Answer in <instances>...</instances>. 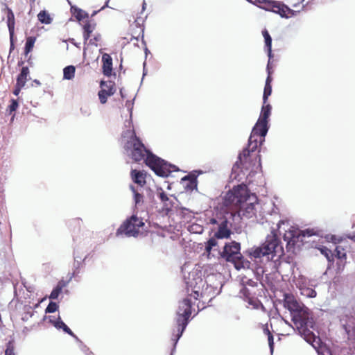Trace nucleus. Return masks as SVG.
I'll use <instances>...</instances> for the list:
<instances>
[{
    "instance_id": "f257e3e1",
    "label": "nucleus",
    "mask_w": 355,
    "mask_h": 355,
    "mask_svg": "<svg viewBox=\"0 0 355 355\" xmlns=\"http://www.w3.org/2000/svg\"><path fill=\"white\" fill-rule=\"evenodd\" d=\"M131 126L130 121L128 122ZM122 141L128 155L135 161H140L146 157V164L159 176L167 177L171 172L172 166L164 159L154 155L148 151L144 144L136 137L133 129L124 131L122 134Z\"/></svg>"
},
{
    "instance_id": "f03ea898",
    "label": "nucleus",
    "mask_w": 355,
    "mask_h": 355,
    "mask_svg": "<svg viewBox=\"0 0 355 355\" xmlns=\"http://www.w3.org/2000/svg\"><path fill=\"white\" fill-rule=\"evenodd\" d=\"M271 106L269 104H263L260 116L253 128L249 138L248 148L243 151L239 155L241 164L245 168H250V163L252 159L255 160L252 170H257L261 167L260 158H258L253 153L257 148L258 144H260L264 141V137L268 132V119L270 115Z\"/></svg>"
},
{
    "instance_id": "7ed1b4c3",
    "label": "nucleus",
    "mask_w": 355,
    "mask_h": 355,
    "mask_svg": "<svg viewBox=\"0 0 355 355\" xmlns=\"http://www.w3.org/2000/svg\"><path fill=\"white\" fill-rule=\"evenodd\" d=\"M225 204L227 206L234 205L237 211L232 216L234 217L237 214L241 218L255 216L259 207L257 197L250 193L244 184L238 185L228 191L225 197Z\"/></svg>"
},
{
    "instance_id": "20e7f679",
    "label": "nucleus",
    "mask_w": 355,
    "mask_h": 355,
    "mask_svg": "<svg viewBox=\"0 0 355 355\" xmlns=\"http://www.w3.org/2000/svg\"><path fill=\"white\" fill-rule=\"evenodd\" d=\"M250 254L254 258H260L267 256L268 259H273L275 257L279 258L283 254V247L282 246L277 234L275 230L266 238V242L260 247L252 250Z\"/></svg>"
},
{
    "instance_id": "39448f33",
    "label": "nucleus",
    "mask_w": 355,
    "mask_h": 355,
    "mask_svg": "<svg viewBox=\"0 0 355 355\" xmlns=\"http://www.w3.org/2000/svg\"><path fill=\"white\" fill-rule=\"evenodd\" d=\"M277 225L279 234L282 233V230L284 231V239L287 241V245L291 247L294 246L298 242H302V238L311 236L314 234L313 230H300L297 228L291 226L288 221L281 220Z\"/></svg>"
},
{
    "instance_id": "423d86ee",
    "label": "nucleus",
    "mask_w": 355,
    "mask_h": 355,
    "mask_svg": "<svg viewBox=\"0 0 355 355\" xmlns=\"http://www.w3.org/2000/svg\"><path fill=\"white\" fill-rule=\"evenodd\" d=\"M240 248V243L232 241L225 245L221 252V256L227 261L232 262L238 270L248 267L250 264L248 261L243 259Z\"/></svg>"
},
{
    "instance_id": "0eeeda50",
    "label": "nucleus",
    "mask_w": 355,
    "mask_h": 355,
    "mask_svg": "<svg viewBox=\"0 0 355 355\" xmlns=\"http://www.w3.org/2000/svg\"><path fill=\"white\" fill-rule=\"evenodd\" d=\"M284 306L291 313H294L293 320L295 323L303 319H309V310L303 304L297 300L294 295L289 293L284 294Z\"/></svg>"
},
{
    "instance_id": "6e6552de",
    "label": "nucleus",
    "mask_w": 355,
    "mask_h": 355,
    "mask_svg": "<svg viewBox=\"0 0 355 355\" xmlns=\"http://www.w3.org/2000/svg\"><path fill=\"white\" fill-rule=\"evenodd\" d=\"M191 299L185 298L179 302L177 310L176 324L178 325V338L176 341L182 336L191 313Z\"/></svg>"
},
{
    "instance_id": "1a4fd4ad",
    "label": "nucleus",
    "mask_w": 355,
    "mask_h": 355,
    "mask_svg": "<svg viewBox=\"0 0 355 355\" xmlns=\"http://www.w3.org/2000/svg\"><path fill=\"white\" fill-rule=\"evenodd\" d=\"M144 223L135 216L124 222L118 229L116 234H124L127 236H137L142 233Z\"/></svg>"
},
{
    "instance_id": "9d476101",
    "label": "nucleus",
    "mask_w": 355,
    "mask_h": 355,
    "mask_svg": "<svg viewBox=\"0 0 355 355\" xmlns=\"http://www.w3.org/2000/svg\"><path fill=\"white\" fill-rule=\"evenodd\" d=\"M258 3L263 4L259 6L260 8L279 14L282 17L289 18L294 16L296 12L288 6L278 1L259 0Z\"/></svg>"
},
{
    "instance_id": "9b49d317",
    "label": "nucleus",
    "mask_w": 355,
    "mask_h": 355,
    "mask_svg": "<svg viewBox=\"0 0 355 355\" xmlns=\"http://www.w3.org/2000/svg\"><path fill=\"white\" fill-rule=\"evenodd\" d=\"M185 283L187 287V292L189 293L191 290L190 297L197 300L201 294L200 287L204 283L198 272L196 270L190 272L187 279L185 280Z\"/></svg>"
},
{
    "instance_id": "f8f14e48",
    "label": "nucleus",
    "mask_w": 355,
    "mask_h": 355,
    "mask_svg": "<svg viewBox=\"0 0 355 355\" xmlns=\"http://www.w3.org/2000/svg\"><path fill=\"white\" fill-rule=\"evenodd\" d=\"M308 320L309 319H303L297 321V323L295 324L297 325L300 334L304 336V339L308 343H311L312 342H315L318 338L315 337L312 331L308 329Z\"/></svg>"
},
{
    "instance_id": "ddd939ff",
    "label": "nucleus",
    "mask_w": 355,
    "mask_h": 355,
    "mask_svg": "<svg viewBox=\"0 0 355 355\" xmlns=\"http://www.w3.org/2000/svg\"><path fill=\"white\" fill-rule=\"evenodd\" d=\"M101 89L98 92V97L101 103L104 104L107 102V97L114 94L115 89L113 83L110 81H101Z\"/></svg>"
},
{
    "instance_id": "4468645a",
    "label": "nucleus",
    "mask_w": 355,
    "mask_h": 355,
    "mask_svg": "<svg viewBox=\"0 0 355 355\" xmlns=\"http://www.w3.org/2000/svg\"><path fill=\"white\" fill-rule=\"evenodd\" d=\"M6 11H7V13H6L7 26H8L9 34H10V49H12L14 46L13 37H14V31H15V15L12 11V10L8 7H6Z\"/></svg>"
},
{
    "instance_id": "2eb2a0df",
    "label": "nucleus",
    "mask_w": 355,
    "mask_h": 355,
    "mask_svg": "<svg viewBox=\"0 0 355 355\" xmlns=\"http://www.w3.org/2000/svg\"><path fill=\"white\" fill-rule=\"evenodd\" d=\"M341 322L348 336H354L355 318L353 316L349 318L347 315H345L341 319Z\"/></svg>"
},
{
    "instance_id": "dca6fc26",
    "label": "nucleus",
    "mask_w": 355,
    "mask_h": 355,
    "mask_svg": "<svg viewBox=\"0 0 355 355\" xmlns=\"http://www.w3.org/2000/svg\"><path fill=\"white\" fill-rule=\"evenodd\" d=\"M231 234L230 230L227 227V223L226 220L223 221L219 227L218 231L214 234L215 239H227Z\"/></svg>"
},
{
    "instance_id": "f3484780",
    "label": "nucleus",
    "mask_w": 355,
    "mask_h": 355,
    "mask_svg": "<svg viewBox=\"0 0 355 355\" xmlns=\"http://www.w3.org/2000/svg\"><path fill=\"white\" fill-rule=\"evenodd\" d=\"M103 70L105 76H110L112 70V59L107 53H104L102 56Z\"/></svg>"
},
{
    "instance_id": "a211bd4d",
    "label": "nucleus",
    "mask_w": 355,
    "mask_h": 355,
    "mask_svg": "<svg viewBox=\"0 0 355 355\" xmlns=\"http://www.w3.org/2000/svg\"><path fill=\"white\" fill-rule=\"evenodd\" d=\"M146 173L141 171L132 170L131 178L135 183L143 187L146 184Z\"/></svg>"
},
{
    "instance_id": "6ab92c4d",
    "label": "nucleus",
    "mask_w": 355,
    "mask_h": 355,
    "mask_svg": "<svg viewBox=\"0 0 355 355\" xmlns=\"http://www.w3.org/2000/svg\"><path fill=\"white\" fill-rule=\"evenodd\" d=\"M293 275V282L299 290L308 285V280L304 275L297 272H294Z\"/></svg>"
},
{
    "instance_id": "aec40b11",
    "label": "nucleus",
    "mask_w": 355,
    "mask_h": 355,
    "mask_svg": "<svg viewBox=\"0 0 355 355\" xmlns=\"http://www.w3.org/2000/svg\"><path fill=\"white\" fill-rule=\"evenodd\" d=\"M50 322L53 324V325L58 329H62L65 333L69 334L70 336L77 338L75 334L71 331V330L64 323L59 317L57 320H50Z\"/></svg>"
},
{
    "instance_id": "412c9836",
    "label": "nucleus",
    "mask_w": 355,
    "mask_h": 355,
    "mask_svg": "<svg viewBox=\"0 0 355 355\" xmlns=\"http://www.w3.org/2000/svg\"><path fill=\"white\" fill-rule=\"evenodd\" d=\"M217 245H218V243L215 238H211L207 242L206 245H205V250H206L205 254L207 255V259H210L211 255L214 256V254H212L211 250H214V251L216 250V251H217V253H219V251H218L217 249L214 248Z\"/></svg>"
},
{
    "instance_id": "4be33fe9",
    "label": "nucleus",
    "mask_w": 355,
    "mask_h": 355,
    "mask_svg": "<svg viewBox=\"0 0 355 355\" xmlns=\"http://www.w3.org/2000/svg\"><path fill=\"white\" fill-rule=\"evenodd\" d=\"M263 37H264L265 46L268 51V56L269 59L272 58V38L266 29L262 31Z\"/></svg>"
},
{
    "instance_id": "5701e85b",
    "label": "nucleus",
    "mask_w": 355,
    "mask_h": 355,
    "mask_svg": "<svg viewBox=\"0 0 355 355\" xmlns=\"http://www.w3.org/2000/svg\"><path fill=\"white\" fill-rule=\"evenodd\" d=\"M28 73V68L26 67H23L20 74L18 76L17 85H19V87H24L26 83Z\"/></svg>"
},
{
    "instance_id": "b1692460",
    "label": "nucleus",
    "mask_w": 355,
    "mask_h": 355,
    "mask_svg": "<svg viewBox=\"0 0 355 355\" xmlns=\"http://www.w3.org/2000/svg\"><path fill=\"white\" fill-rule=\"evenodd\" d=\"M95 27H96L95 23L87 22L86 24L84 25V26H83V29H84L83 37H84L85 42H86V41L89 39L91 34L94 31Z\"/></svg>"
},
{
    "instance_id": "393cba45",
    "label": "nucleus",
    "mask_w": 355,
    "mask_h": 355,
    "mask_svg": "<svg viewBox=\"0 0 355 355\" xmlns=\"http://www.w3.org/2000/svg\"><path fill=\"white\" fill-rule=\"evenodd\" d=\"M37 18L41 23L45 24H49L52 21L49 14L46 10L40 11L37 15Z\"/></svg>"
},
{
    "instance_id": "a878e982",
    "label": "nucleus",
    "mask_w": 355,
    "mask_h": 355,
    "mask_svg": "<svg viewBox=\"0 0 355 355\" xmlns=\"http://www.w3.org/2000/svg\"><path fill=\"white\" fill-rule=\"evenodd\" d=\"M76 69L73 66L70 65L66 67L63 70V77L66 80H71L75 75Z\"/></svg>"
},
{
    "instance_id": "bb28decb",
    "label": "nucleus",
    "mask_w": 355,
    "mask_h": 355,
    "mask_svg": "<svg viewBox=\"0 0 355 355\" xmlns=\"http://www.w3.org/2000/svg\"><path fill=\"white\" fill-rule=\"evenodd\" d=\"M242 284L244 286L241 289V293L243 294V295L244 297H249L250 295V292H249V290L245 287V285H250V286H254V282L251 280V279H242Z\"/></svg>"
},
{
    "instance_id": "cd10ccee",
    "label": "nucleus",
    "mask_w": 355,
    "mask_h": 355,
    "mask_svg": "<svg viewBox=\"0 0 355 355\" xmlns=\"http://www.w3.org/2000/svg\"><path fill=\"white\" fill-rule=\"evenodd\" d=\"M300 291V293L305 297L313 298L316 296L315 291L311 288H309L308 285L303 287Z\"/></svg>"
},
{
    "instance_id": "c85d7f7f",
    "label": "nucleus",
    "mask_w": 355,
    "mask_h": 355,
    "mask_svg": "<svg viewBox=\"0 0 355 355\" xmlns=\"http://www.w3.org/2000/svg\"><path fill=\"white\" fill-rule=\"evenodd\" d=\"M71 9L73 10V15L76 18L80 21L88 17L87 14L81 9L72 7Z\"/></svg>"
},
{
    "instance_id": "c756f323",
    "label": "nucleus",
    "mask_w": 355,
    "mask_h": 355,
    "mask_svg": "<svg viewBox=\"0 0 355 355\" xmlns=\"http://www.w3.org/2000/svg\"><path fill=\"white\" fill-rule=\"evenodd\" d=\"M64 285L60 282L57 286L52 291L49 297L53 300H55L59 296L60 293H61L62 288Z\"/></svg>"
},
{
    "instance_id": "7c9ffc66",
    "label": "nucleus",
    "mask_w": 355,
    "mask_h": 355,
    "mask_svg": "<svg viewBox=\"0 0 355 355\" xmlns=\"http://www.w3.org/2000/svg\"><path fill=\"white\" fill-rule=\"evenodd\" d=\"M35 42V38L33 37H29L26 40V42L25 44V53L28 54L34 46V44Z\"/></svg>"
},
{
    "instance_id": "2f4dec72",
    "label": "nucleus",
    "mask_w": 355,
    "mask_h": 355,
    "mask_svg": "<svg viewBox=\"0 0 355 355\" xmlns=\"http://www.w3.org/2000/svg\"><path fill=\"white\" fill-rule=\"evenodd\" d=\"M272 87L270 85L266 84L264 87V92L263 95V104H266L268 100V96L271 94Z\"/></svg>"
},
{
    "instance_id": "473e14b6",
    "label": "nucleus",
    "mask_w": 355,
    "mask_h": 355,
    "mask_svg": "<svg viewBox=\"0 0 355 355\" xmlns=\"http://www.w3.org/2000/svg\"><path fill=\"white\" fill-rule=\"evenodd\" d=\"M58 309V305L55 302H51L46 307V313H54Z\"/></svg>"
},
{
    "instance_id": "72a5a7b5",
    "label": "nucleus",
    "mask_w": 355,
    "mask_h": 355,
    "mask_svg": "<svg viewBox=\"0 0 355 355\" xmlns=\"http://www.w3.org/2000/svg\"><path fill=\"white\" fill-rule=\"evenodd\" d=\"M157 195L162 202H165L168 200V196L161 188L157 189Z\"/></svg>"
},
{
    "instance_id": "f704fd0d",
    "label": "nucleus",
    "mask_w": 355,
    "mask_h": 355,
    "mask_svg": "<svg viewBox=\"0 0 355 355\" xmlns=\"http://www.w3.org/2000/svg\"><path fill=\"white\" fill-rule=\"evenodd\" d=\"M130 189L134 193V198H135V203L136 204L139 203V202L141 200L142 196L136 191V190L135 189V187L133 186H130Z\"/></svg>"
},
{
    "instance_id": "c9c22d12",
    "label": "nucleus",
    "mask_w": 355,
    "mask_h": 355,
    "mask_svg": "<svg viewBox=\"0 0 355 355\" xmlns=\"http://www.w3.org/2000/svg\"><path fill=\"white\" fill-rule=\"evenodd\" d=\"M10 102H11V103L8 106V110H9L10 114H11L12 112L15 111L18 107V103H17V100L12 99Z\"/></svg>"
},
{
    "instance_id": "e433bc0d",
    "label": "nucleus",
    "mask_w": 355,
    "mask_h": 355,
    "mask_svg": "<svg viewBox=\"0 0 355 355\" xmlns=\"http://www.w3.org/2000/svg\"><path fill=\"white\" fill-rule=\"evenodd\" d=\"M187 179L190 180V188H191V189H193L197 187L196 178H195V177H191V178L184 177V178H182V180H186Z\"/></svg>"
},
{
    "instance_id": "4c0bfd02",
    "label": "nucleus",
    "mask_w": 355,
    "mask_h": 355,
    "mask_svg": "<svg viewBox=\"0 0 355 355\" xmlns=\"http://www.w3.org/2000/svg\"><path fill=\"white\" fill-rule=\"evenodd\" d=\"M320 252L322 254H324L326 258L330 261V257L331 256V252L327 248H323L320 249Z\"/></svg>"
},
{
    "instance_id": "58836bf2",
    "label": "nucleus",
    "mask_w": 355,
    "mask_h": 355,
    "mask_svg": "<svg viewBox=\"0 0 355 355\" xmlns=\"http://www.w3.org/2000/svg\"><path fill=\"white\" fill-rule=\"evenodd\" d=\"M190 231L194 233H201L202 232V227L198 225H193L190 227Z\"/></svg>"
},
{
    "instance_id": "ea45409f",
    "label": "nucleus",
    "mask_w": 355,
    "mask_h": 355,
    "mask_svg": "<svg viewBox=\"0 0 355 355\" xmlns=\"http://www.w3.org/2000/svg\"><path fill=\"white\" fill-rule=\"evenodd\" d=\"M335 252L336 253V257H338V259H343L345 258L346 254L344 252L340 250L339 247H337L335 250Z\"/></svg>"
},
{
    "instance_id": "a19ab883",
    "label": "nucleus",
    "mask_w": 355,
    "mask_h": 355,
    "mask_svg": "<svg viewBox=\"0 0 355 355\" xmlns=\"http://www.w3.org/2000/svg\"><path fill=\"white\" fill-rule=\"evenodd\" d=\"M5 355H15L14 352V348L10 343H9L7 349H6Z\"/></svg>"
},
{
    "instance_id": "79ce46f5",
    "label": "nucleus",
    "mask_w": 355,
    "mask_h": 355,
    "mask_svg": "<svg viewBox=\"0 0 355 355\" xmlns=\"http://www.w3.org/2000/svg\"><path fill=\"white\" fill-rule=\"evenodd\" d=\"M100 40H101V35H96L94 36V37L93 39L90 40L89 43L91 44L97 46V42H98Z\"/></svg>"
},
{
    "instance_id": "37998d69",
    "label": "nucleus",
    "mask_w": 355,
    "mask_h": 355,
    "mask_svg": "<svg viewBox=\"0 0 355 355\" xmlns=\"http://www.w3.org/2000/svg\"><path fill=\"white\" fill-rule=\"evenodd\" d=\"M269 65H270V61L268 62V66H267V69H268V76L267 77V79H266V84L268 83V85H270V83L272 81V78L270 77V71L269 70Z\"/></svg>"
},
{
    "instance_id": "c03bdc74",
    "label": "nucleus",
    "mask_w": 355,
    "mask_h": 355,
    "mask_svg": "<svg viewBox=\"0 0 355 355\" xmlns=\"http://www.w3.org/2000/svg\"><path fill=\"white\" fill-rule=\"evenodd\" d=\"M268 342H269L270 349H271V351H272L273 338H272V336L270 335V334L268 336Z\"/></svg>"
},
{
    "instance_id": "a18cd8bd",
    "label": "nucleus",
    "mask_w": 355,
    "mask_h": 355,
    "mask_svg": "<svg viewBox=\"0 0 355 355\" xmlns=\"http://www.w3.org/2000/svg\"><path fill=\"white\" fill-rule=\"evenodd\" d=\"M22 87H19V85H16V88H15V89L14 90V92H13L14 94H15V95H16V96H17V95L19 94L20 90H21V89Z\"/></svg>"
},
{
    "instance_id": "49530a36",
    "label": "nucleus",
    "mask_w": 355,
    "mask_h": 355,
    "mask_svg": "<svg viewBox=\"0 0 355 355\" xmlns=\"http://www.w3.org/2000/svg\"><path fill=\"white\" fill-rule=\"evenodd\" d=\"M178 331H177V334H176V335L173 334V336H175V344L177 343V342H178V340L176 341V339H177V338H178ZM172 340H174V338H172Z\"/></svg>"
},
{
    "instance_id": "de8ad7c7",
    "label": "nucleus",
    "mask_w": 355,
    "mask_h": 355,
    "mask_svg": "<svg viewBox=\"0 0 355 355\" xmlns=\"http://www.w3.org/2000/svg\"><path fill=\"white\" fill-rule=\"evenodd\" d=\"M349 238L355 241V233L353 235L349 236Z\"/></svg>"
}]
</instances>
